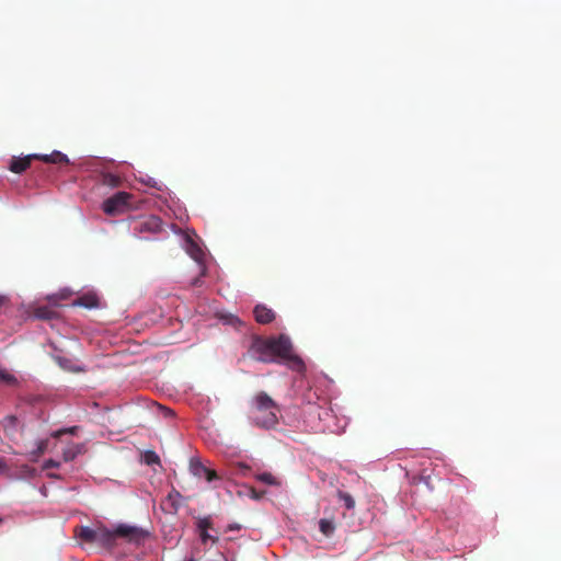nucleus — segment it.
I'll return each mask as SVG.
<instances>
[{
  "instance_id": "6e6552de",
  "label": "nucleus",
  "mask_w": 561,
  "mask_h": 561,
  "mask_svg": "<svg viewBox=\"0 0 561 561\" xmlns=\"http://www.w3.org/2000/svg\"><path fill=\"white\" fill-rule=\"evenodd\" d=\"M191 471L195 477L205 478L208 482L218 480L219 476L214 469H210L198 461V458H192Z\"/></svg>"
},
{
  "instance_id": "dca6fc26",
  "label": "nucleus",
  "mask_w": 561,
  "mask_h": 561,
  "mask_svg": "<svg viewBox=\"0 0 561 561\" xmlns=\"http://www.w3.org/2000/svg\"><path fill=\"white\" fill-rule=\"evenodd\" d=\"M75 305L85 307V308H95L99 306V298L94 294H88L79 297Z\"/></svg>"
},
{
  "instance_id": "2f4dec72",
  "label": "nucleus",
  "mask_w": 561,
  "mask_h": 561,
  "mask_svg": "<svg viewBox=\"0 0 561 561\" xmlns=\"http://www.w3.org/2000/svg\"><path fill=\"white\" fill-rule=\"evenodd\" d=\"M231 323H232V324H234V323H240V320H239V318H237V317H233V319H232Z\"/></svg>"
},
{
  "instance_id": "f3484780",
  "label": "nucleus",
  "mask_w": 561,
  "mask_h": 561,
  "mask_svg": "<svg viewBox=\"0 0 561 561\" xmlns=\"http://www.w3.org/2000/svg\"><path fill=\"white\" fill-rule=\"evenodd\" d=\"M34 316L41 320H51L57 318L58 313L48 306H39L35 309Z\"/></svg>"
},
{
  "instance_id": "20e7f679",
  "label": "nucleus",
  "mask_w": 561,
  "mask_h": 561,
  "mask_svg": "<svg viewBox=\"0 0 561 561\" xmlns=\"http://www.w3.org/2000/svg\"><path fill=\"white\" fill-rule=\"evenodd\" d=\"M249 353L256 360L262 363H276L273 356V340L272 337H262L254 335L249 347Z\"/></svg>"
},
{
  "instance_id": "9d476101",
  "label": "nucleus",
  "mask_w": 561,
  "mask_h": 561,
  "mask_svg": "<svg viewBox=\"0 0 561 561\" xmlns=\"http://www.w3.org/2000/svg\"><path fill=\"white\" fill-rule=\"evenodd\" d=\"M38 154H28L23 158H13L10 162L9 170L13 173H22L24 172L30 165L32 160L37 159Z\"/></svg>"
},
{
  "instance_id": "7ed1b4c3",
  "label": "nucleus",
  "mask_w": 561,
  "mask_h": 561,
  "mask_svg": "<svg viewBox=\"0 0 561 561\" xmlns=\"http://www.w3.org/2000/svg\"><path fill=\"white\" fill-rule=\"evenodd\" d=\"M273 340V356L277 360L285 362L288 367L296 371H301L305 368V364L299 356L294 354L293 344L287 335L280 334Z\"/></svg>"
},
{
  "instance_id": "1a4fd4ad",
  "label": "nucleus",
  "mask_w": 561,
  "mask_h": 561,
  "mask_svg": "<svg viewBox=\"0 0 561 561\" xmlns=\"http://www.w3.org/2000/svg\"><path fill=\"white\" fill-rule=\"evenodd\" d=\"M115 529L110 530L102 526L96 527L95 543L102 547L111 548L115 545Z\"/></svg>"
},
{
  "instance_id": "412c9836",
  "label": "nucleus",
  "mask_w": 561,
  "mask_h": 561,
  "mask_svg": "<svg viewBox=\"0 0 561 561\" xmlns=\"http://www.w3.org/2000/svg\"><path fill=\"white\" fill-rule=\"evenodd\" d=\"M0 381L8 385H14L16 382V378L5 369L0 368Z\"/></svg>"
},
{
  "instance_id": "bb28decb",
  "label": "nucleus",
  "mask_w": 561,
  "mask_h": 561,
  "mask_svg": "<svg viewBox=\"0 0 561 561\" xmlns=\"http://www.w3.org/2000/svg\"><path fill=\"white\" fill-rule=\"evenodd\" d=\"M118 178H116L115 175H112V174H107L104 176V183L105 184H108V185H112V186H116L118 185Z\"/></svg>"
},
{
  "instance_id": "5701e85b",
  "label": "nucleus",
  "mask_w": 561,
  "mask_h": 561,
  "mask_svg": "<svg viewBox=\"0 0 561 561\" xmlns=\"http://www.w3.org/2000/svg\"><path fill=\"white\" fill-rule=\"evenodd\" d=\"M199 537L203 543H206L208 540H211L213 543H216L218 541L217 537H213L208 534V530H198Z\"/></svg>"
},
{
  "instance_id": "c756f323",
  "label": "nucleus",
  "mask_w": 561,
  "mask_h": 561,
  "mask_svg": "<svg viewBox=\"0 0 561 561\" xmlns=\"http://www.w3.org/2000/svg\"><path fill=\"white\" fill-rule=\"evenodd\" d=\"M142 456L150 457V456H157V454L152 450H147Z\"/></svg>"
},
{
  "instance_id": "cd10ccee",
  "label": "nucleus",
  "mask_w": 561,
  "mask_h": 561,
  "mask_svg": "<svg viewBox=\"0 0 561 561\" xmlns=\"http://www.w3.org/2000/svg\"><path fill=\"white\" fill-rule=\"evenodd\" d=\"M4 422L8 424V425H15L18 423V419L16 416L14 415H8L7 417H4Z\"/></svg>"
},
{
  "instance_id": "a878e982",
  "label": "nucleus",
  "mask_w": 561,
  "mask_h": 561,
  "mask_svg": "<svg viewBox=\"0 0 561 561\" xmlns=\"http://www.w3.org/2000/svg\"><path fill=\"white\" fill-rule=\"evenodd\" d=\"M140 462L145 463L147 466H150V467H154V466L161 467L160 458H140Z\"/></svg>"
},
{
  "instance_id": "4be33fe9",
  "label": "nucleus",
  "mask_w": 561,
  "mask_h": 561,
  "mask_svg": "<svg viewBox=\"0 0 561 561\" xmlns=\"http://www.w3.org/2000/svg\"><path fill=\"white\" fill-rule=\"evenodd\" d=\"M213 528V522L209 516L202 517L197 519V529L198 530H208Z\"/></svg>"
},
{
  "instance_id": "aec40b11",
  "label": "nucleus",
  "mask_w": 561,
  "mask_h": 561,
  "mask_svg": "<svg viewBox=\"0 0 561 561\" xmlns=\"http://www.w3.org/2000/svg\"><path fill=\"white\" fill-rule=\"evenodd\" d=\"M256 479L268 485H279V481L270 472H263L256 476Z\"/></svg>"
},
{
  "instance_id": "473e14b6",
  "label": "nucleus",
  "mask_w": 561,
  "mask_h": 561,
  "mask_svg": "<svg viewBox=\"0 0 561 561\" xmlns=\"http://www.w3.org/2000/svg\"><path fill=\"white\" fill-rule=\"evenodd\" d=\"M49 477H57L55 473H47Z\"/></svg>"
},
{
  "instance_id": "a211bd4d",
  "label": "nucleus",
  "mask_w": 561,
  "mask_h": 561,
  "mask_svg": "<svg viewBox=\"0 0 561 561\" xmlns=\"http://www.w3.org/2000/svg\"><path fill=\"white\" fill-rule=\"evenodd\" d=\"M319 528L325 537H330L335 530V525L332 519L323 518L319 522Z\"/></svg>"
},
{
  "instance_id": "f03ea898",
  "label": "nucleus",
  "mask_w": 561,
  "mask_h": 561,
  "mask_svg": "<svg viewBox=\"0 0 561 561\" xmlns=\"http://www.w3.org/2000/svg\"><path fill=\"white\" fill-rule=\"evenodd\" d=\"M76 427L70 430H62L55 432L49 438L41 440L38 443L36 454L43 455L46 453H61L62 456H79L87 453L84 445L78 443H70L68 440H64V436H69Z\"/></svg>"
},
{
  "instance_id": "4468645a",
  "label": "nucleus",
  "mask_w": 561,
  "mask_h": 561,
  "mask_svg": "<svg viewBox=\"0 0 561 561\" xmlns=\"http://www.w3.org/2000/svg\"><path fill=\"white\" fill-rule=\"evenodd\" d=\"M37 160H41L45 163H53V164H68L69 159L68 157L60 152V151H53L50 154H38Z\"/></svg>"
},
{
  "instance_id": "c85d7f7f",
  "label": "nucleus",
  "mask_w": 561,
  "mask_h": 561,
  "mask_svg": "<svg viewBox=\"0 0 561 561\" xmlns=\"http://www.w3.org/2000/svg\"><path fill=\"white\" fill-rule=\"evenodd\" d=\"M7 297L0 295V309L7 304Z\"/></svg>"
},
{
  "instance_id": "72a5a7b5",
  "label": "nucleus",
  "mask_w": 561,
  "mask_h": 561,
  "mask_svg": "<svg viewBox=\"0 0 561 561\" xmlns=\"http://www.w3.org/2000/svg\"><path fill=\"white\" fill-rule=\"evenodd\" d=\"M190 561H194V560H190Z\"/></svg>"
},
{
  "instance_id": "423d86ee",
  "label": "nucleus",
  "mask_w": 561,
  "mask_h": 561,
  "mask_svg": "<svg viewBox=\"0 0 561 561\" xmlns=\"http://www.w3.org/2000/svg\"><path fill=\"white\" fill-rule=\"evenodd\" d=\"M39 458H33L32 465H22L19 471H12L8 463L4 461V458H0V474H5L11 478H31L36 474L37 468L34 463L38 462Z\"/></svg>"
},
{
  "instance_id": "39448f33",
  "label": "nucleus",
  "mask_w": 561,
  "mask_h": 561,
  "mask_svg": "<svg viewBox=\"0 0 561 561\" xmlns=\"http://www.w3.org/2000/svg\"><path fill=\"white\" fill-rule=\"evenodd\" d=\"M130 198L131 195L129 193L117 192L103 202L102 209L108 216L121 215L128 208V202Z\"/></svg>"
},
{
  "instance_id": "b1692460",
  "label": "nucleus",
  "mask_w": 561,
  "mask_h": 561,
  "mask_svg": "<svg viewBox=\"0 0 561 561\" xmlns=\"http://www.w3.org/2000/svg\"><path fill=\"white\" fill-rule=\"evenodd\" d=\"M60 463L56 462L53 458H48L47 460L39 463L42 470H49L54 467H58Z\"/></svg>"
},
{
  "instance_id": "f8f14e48",
  "label": "nucleus",
  "mask_w": 561,
  "mask_h": 561,
  "mask_svg": "<svg viewBox=\"0 0 561 561\" xmlns=\"http://www.w3.org/2000/svg\"><path fill=\"white\" fill-rule=\"evenodd\" d=\"M75 535L83 542L95 543L96 528H91L89 526H78L75 528Z\"/></svg>"
},
{
  "instance_id": "0eeeda50",
  "label": "nucleus",
  "mask_w": 561,
  "mask_h": 561,
  "mask_svg": "<svg viewBox=\"0 0 561 561\" xmlns=\"http://www.w3.org/2000/svg\"><path fill=\"white\" fill-rule=\"evenodd\" d=\"M115 535L116 538L121 537L129 542L140 543L147 537V531L136 526L121 524L115 528Z\"/></svg>"
},
{
  "instance_id": "7c9ffc66",
  "label": "nucleus",
  "mask_w": 561,
  "mask_h": 561,
  "mask_svg": "<svg viewBox=\"0 0 561 561\" xmlns=\"http://www.w3.org/2000/svg\"><path fill=\"white\" fill-rule=\"evenodd\" d=\"M229 530H239L240 529V526L239 525H230L228 527Z\"/></svg>"
},
{
  "instance_id": "393cba45",
  "label": "nucleus",
  "mask_w": 561,
  "mask_h": 561,
  "mask_svg": "<svg viewBox=\"0 0 561 561\" xmlns=\"http://www.w3.org/2000/svg\"><path fill=\"white\" fill-rule=\"evenodd\" d=\"M265 495V491H256L254 488L249 489V496L252 500L259 501Z\"/></svg>"
},
{
  "instance_id": "f257e3e1",
  "label": "nucleus",
  "mask_w": 561,
  "mask_h": 561,
  "mask_svg": "<svg viewBox=\"0 0 561 561\" xmlns=\"http://www.w3.org/2000/svg\"><path fill=\"white\" fill-rule=\"evenodd\" d=\"M278 404L264 391L257 392L251 400L253 422L263 428H274L278 424Z\"/></svg>"
},
{
  "instance_id": "ddd939ff",
  "label": "nucleus",
  "mask_w": 561,
  "mask_h": 561,
  "mask_svg": "<svg viewBox=\"0 0 561 561\" xmlns=\"http://www.w3.org/2000/svg\"><path fill=\"white\" fill-rule=\"evenodd\" d=\"M139 230L149 232H160L162 230V220L157 216H150L140 222Z\"/></svg>"
},
{
  "instance_id": "2eb2a0df",
  "label": "nucleus",
  "mask_w": 561,
  "mask_h": 561,
  "mask_svg": "<svg viewBox=\"0 0 561 561\" xmlns=\"http://www.w3.org/2000/svg\"><path fill=\"white\" fill-rule=\"evenodd\" d=\"M56 362L64 370L71 371V373L85 371L84 367L75 364L70 358L58 356V357H56Z\"/></svg>"
},
{
  "instance_id": "9b49d317",
  "label": "nucleus",
  "mask_w": 561,
  "mask_h": 561,
  "mask_svg": "<svg viewBox=\"0 0 561 561\" xmlns=\"http://www.w3.org/2000/svg\"><path fill=\"white\" fill-rule=\"evenodd\" d=\"M253 312H254L256 322H259L261 324L271 323L275 319V312L272 309H270L263 305H257L254 308Z\"/></svg>"
},
{
  "instance_id": "6ab92c4d",
  "label": "nucleus",
  "mask_w": 561,
  "mask_h": 561,
  "mask_svg": "<svg viewBox=\"0 0 561 561\" xmlns=\"http://www.w3.org/2000/svg\"><path fill=\"white\" fill-rule=\"evenodd\" d=\"M337 497L340 501H343V503L347 510H353L355 507V501L351 494L339 490Z\"/></svg>"
}]
</instances>
